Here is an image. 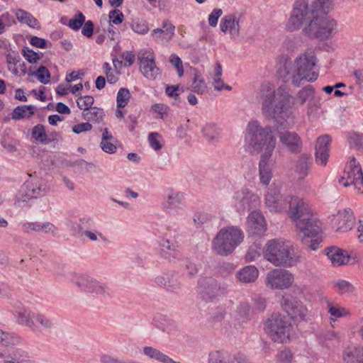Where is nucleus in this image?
<instances>
[{
    "mask_svg": "<svg viewBox=\"0 0 363 363\" xmlns=\"http://www.w3.org/2000/svg\"><path fill=\"white\" fill-rule=\"evenodd\" d=\"M325 253L335 267L347 264L350 257L346 251L334 246L326 248Z\"/></svg>",
    "mask_w": 363,
    "mask_h": 363,
    "instance_id": "393cba45",
    "label": "nucleus"
},
{
    "mask_svg": "<svg viewBox=\"0 0 363 363\" xmlns=\"http://www.w3.org/2000/svg\"><path fill=\"white\" fill-rule=\"evenodd\" d=\"M161 246L164 250L172 252L174 257L179 255V251L178 250L179 246L176 242H172L169 240H164L161 243Z\"/></svg>",
    "mask_w": 363,
    "mask_h": 363,
    "instance_id": "680f3d73",
    "label": "nucleus"
},
{
    "mask_svg": "<svg viewBox=\"0 0 363 363\" xmlns=\"http://www.w3.org/2000/svg\"><path fill=\"white\" fill-rule=\"evenodd\" d=\"M33 318L38 324L35 325V328H38L40 331H50L54 328L52 320L47 315L39 313L33 315Z\"/></svg>",
    "mask_w": 363,
    "mask_h": 363,
    "instance_id": "4c0bfd02",
    "label": "nucleus"
},
{
    "mask_svg": "<svg viewBox=\"0 0 363 363\" xmlns=\"http://www.w3.org/2000/svg\"><path fill=\"white\" fill-rule=\"evenodd\" d=\"M316 57L313 50H307L295 60L294 62L286 60L279 69V76L286 83L291 82L299 86L303 80L314 82L317 79L318 72L315 67Z\"/></svg>",
    "mask_w": 363,
    "mask_h": 363,
    "instance_id": "7ed1b4c3",
    "label": "nucleus"
},
{
    "mask_svg": "<svg viewBox=\"0 0 363 363\" xmlns=\"http://www.w3.org/2000/svg\"><path fill=\"white\" fill-rule=\"evenodd\" d=\"M157 318L161 320L160 328L163 332L169 333L176 328L175 321L166 316L159 315Z\"/></svg>",
    "mask_w": 363,
    "mask_h": 363,
    "instance_id": "6e6d98bb",
    "label": "nucleus"
},
{
    "mask_svg": "<svg viewBox=\"0 0 363 363\" xmlns=\"http://www.w3.org/2000/svg\"><path fill=\"white\" fill-rule=\"evenodd\" d=\"M105 116L104 111L102 108L98 107H92L85 112H82V117L87 121L99 123L104 121Z\"/></svg>",
    "mask_w": 363,
    "mask_h": 363,
    "instance_id": "f704fd0d",
    "label": "nucleus"
},
{
    "mask_svg": "<svg viewBox=\"0 0 363 363\" xmlns=\"http://www.w3.org/2000/svg\"><path fill=\"white\" fill-rule=\"evenodd\" d=\"M148 142L150 146L155 150L157 151L162 148V137L157 132L150 133L148 135Z\"/></svg>",
    "mask_w": 363,
    "mask_h": 363,
    "instance_id": "de8ad7c7",
    "label": "nucleus"
},
{
    "mask_svg": "<svg viewBox=\"0 0 363 363\" xmlns=\"http://www.w3.org/2000/svg\"><path fill=\"white\" fill-rule=\"evenodd\" d=\"M20 341L21 338L16 334L4 332V335H3L2 345L5 346L15 345L18 344Z\"/></svg>",
    "mask_w": 363,
    "mask_h": 363,
    "instance_id": "bf43d9fd",
    "label": "nucleus"
},
{
    "mask_svg": "<svg viewBox=\"0 0 363 363\" xmlns=\"http://www.w3.org/2000/svg\"><path fill=\"white\" fill-rule=\"evenodd\" d=\"M322 340L325 343L326 346L330 347L339 343L340 337L337 332L334 330H328L323 334Z\"/></svg>",
    "mask_w": 363,
    "mask_h": 363,
    "instance_id": "a18cd8bd",
    "label": "nucleus"
},
{
    "mask_svg": "<svg viewBox=\"0 0 363 363\" xmlns=\"http://www.w3.org/2000/svg\"><path fill=\"white\" fill-rule=\"evenodd\" d=\"M85 21V17L82 13L79 12L74 18L70 19L69 22V26L74 30H78L84 24Z\"/></svg>",
    "mask_w": 363,
    "mask_h": 363,
    "instance_id": "052dcab7",
    "label": "nucleus"
},
{
    "mask_svg": "<svg viewBox=\"0 0 363 363\" xmlns=\"http://www.w3.org/2000/svg\"><path fill=\"white\" fill-rule=\"evenodd\" d=\"M302 201L297 196L283 195L280 186L276 184L270 186L264 196L266 208L273 213H281L286 211L287 207L289 208L287 213L291 212L297 208Z\"/></svg>",
    "mask_w": 363,
    "mask_h": 363,
    "instance_id": "0eeeda50",
    "label": "nucleus"
},
{
    "mask_svg": "<svg viewBox=\"0 0 363 363\" xmlns=\"http://www.w3.org/2000/svg\"><path fill=\"white\" fill-rule=\"evenodd\" d=\"M248 231L252 235H262L266 230L265 220L259 211H252L247 218Z\"/></svg>",
    "mask_w": 363,
    "mask_h": 363,
    "instance_id": "412c9836",
    "label": "nucleus"
},
{
    "mask_svg": "<svg viewBox=\"0 0 363 363\" xmlns=\"http://www.w3.org/2000/svg\"><path fill=\"white\" fill-rule=\"evenodd\" d=\"M72 282L85 292L96 294L104 298L111 296V289L106 284L88 274H75Z\"/></svg>",
    "mask_w": 363,
    "mask_h": 363,
    "instance_id": "f8f14e48",
    "label": "nucleus"
},
{
    "mask_svg": "<svg viewBox=\"0 0 363 363\" xmlns=\"http://www.w3.org/2000/svg\"><path fill=\"white\" fill-rule=\"evenodd\" d=\"M160 29L163 30L162 31L164 33V35L167 37V40H169L174 34L175 27L169 21H164Z\"/></svg>",
    "mask_w": 363,
    "mask_h": 363,
    "instance_id": "774afa93",
    "label": "nucleus"
},
{
    "mask_svg": "<svg viewBox=\"0 0 363 363\" xmlns=\"http://www.w3.org/2000/svg\"><path fill=\"white\" fill-rule=\"evenodd\" d=\"M6 62L8 64V69L13 74H18V66H21V57L18 53H7L6 55Z\"/></svg>",
    "mask_w": 363,
    "mask_h": 363,
    "instance_id": "79ce46f5",
    "label": "nucleus"
},
{
    "mask_svg": "<svg viewBox=\"0 0 363 363\" xmlns=\"http://www.w3.org/2000/svg\"><path fill=\"white\" fill-rule=\"evenodd\" d=\"M294 354L289 348H284L278 351L276 355L277 363H291Z\"/></svg>",
    "mask_w": 363,
    "mask_h": 363,
    "instance_id": "09e8293b",
    "label": "nucleus"
},
{
    "mask_svg": "<svg viewBox=\"0 0 363 363\" xmlns=\"http://www.w3.org/2000/svg\"><path fill=\"white\" fill-rule=\"evenodd\" d=\"M143 350L145 356L150 357V359L157 360L160 362L165 354L159 350L150 346L144 347Z\"/></svg>",
    "mask_w": 363,
    "mask_h": 363,
    "instance_id": "5fc2aeb1",
    "label": "nucleus"
},
{
    "mask_svg": "<svg viewBox=\"0 0 363 363\" xmlns=\"http://www.w3.org/2000/svg\"><path fill=\"white\" fill-rule=\"evenodd\" d=\"M132 30L138 34L144 35L149 30V27L146 21L138 20L131 24Z\"/></svg>",
    "mask_w": 363,
    "mask_h": 363,
    "instance_id": "4d7b16f0",
    "label": "nucleus"
},
{
    "mask_svg": "<svg viewBox=\"0 0 363 363\" xmlns=\"http://www.w3.org/2000/svg\"><path fill=\"white\" fill-rule=\"evenodd\" d=\"M339 182L346 187L353 185L359 192L363 193V172L355 174V172L345 170Z\"/></svg>",
    "mask_w": 363,
    "mask_h": 363,
    "instance_id": "5701e85b",
    "label": "nucleus"
},
{
    "mask_svg": "<svg viewBox=\"0 0 363 363\" xmlns=\"http://www.w3.org/2000/svg\"><path fill=\"white\" fill-rule=\"evenodd\" d=\"M330 138L329 135H325L317 139L315 145V160L321 166H325L329 158V145Z\"/></svg>",
    "mask_w": 363,
    "mask_h": 363,
    "instance_id": "6ab92c4d",
    "label": "nucleus"
},
{
    "mask_svg": "<svg viewBox=\"0 0 363 363\" xmlns=\"http://www.w3.org/2000/svg\"><path fill=\"white\" fill-rule=\"evenodd\" d=\"M212 219L211 215L203 212L197 213L194 216V223L198 226L208 223Z\"/></svg>",
    "mask_w": 363,
    "mask_h": 363,
    "instance_id": "13d9d810",
    "label": "nucleus"
},
{
    "mask_svg": "<svg viewBox=\"0 0 363 363\" xmlns=\"http://www.w3.org/2000/svg\"><path fill=\"white\" fill-rule=\"evenodd\" d=\"M80 225L79 226V232H82V235L92 242L98 240L99 238L104 242H107V238L104 235L103 233L96 230H83V227H90L94 224V220L89 218H84L80 219Z\"/></svg>",
    "mask_w": 363,
    "mask_h": 363,
    "instance_id": "bb28decb",
    "label": "nucleus"
},
{
    "mask_svg": "<svg viewBox=\"0 0 363 363\" xmlns=\"http://www.w3.org/2000/svg\"><path fill=\"white\" fill-rule=\"evenodd\" d=\"M245 358L241 354H232L227 351L218 350L209 354L208 363H244Z\"/></svg>",
    "mask_w": 363,
    "mask_h": 363,
    "instance_id": "aec40b11",
    "label": "nucleus"
},
{
    "mask_svg": "<svg viewBox=\"0 0 363 363\" xmlns=\"http://www.w3.org/2000/svg\"><path fill=\"white\" fill-rule=\"evenodd\" d=\"M292 96L286 89L280 86L275 90L269 83L262 84L256 94L257 101L262 105V113L266 117L276 122L275 130L280 143L291 153H298L301 150L302 141L295 132L287 129V120L292 113L290 103Z\"/></svg>",
    "mask_w": 363,
    "mask_h": 363,
    "instance_id": "f257e3e1",
    "label": "nucleus"
},
{
    "mask_svg": "<svg viewBox=\"0 0 363 363\" xmlns=\"http://www.w3.org/2000/svg\"><path fill=\"white\" fill-rule=\"evenodd\" d=\"M336 231L345 233L350 230L354 223V218L352 211L350 208L345 209L342 212L337 213Z\"/></svg>",
    "mask_w": 363,
    "mask_h": 363,
    "instance_id": "a878e982",
    "label": "nucleus"
},
{
    "mask_svg": "<svg viewBox=\"0 0 363 363\" xmlns=\"http://www.w3.org/2000/svg\"><path fill=\"white\" fill-rule=\"evenodd\" d=\"M155 282L156 284L172 292L178 291L183 286L181 278L177 275L174 271H169L157 275L155 277Z\"/></svg>",
    "mask_w": 363,
    "mask_h": 363,
    "instance_id": "a211bd4d",
    "label": "nucleus"
},
{
    "mask_svg": "<svg viewBox=\"0 0 363 363\" xmlns=\"http://www.w3.org/2000/svg\"><path fill=\"white\" fill-rule=\"evenodd\" d=\"M28 358V352L22 348L18 347L14 348L12 352L6 356V359L4 360L3 363H23L27 362Z\"/></svg>",
    "mask_w": 363,
    "mask_h": 363,
    "instance_id": "72a5a7b5",
    "label": "nucleus"
},
{
    "mask_svg": "<svg viewBox=\"0 0 363 363\" xmlns=\"http://www.w3.org/2000/svg\"><path fill=\"white\" fill-rule=\"evenodd\" d=\"M220 30L228 33L231 38H237L240 33L239 19L233 14L225 16L220 23Z\"/></svg>",
    "mask_w": 363,
    "mask_h": 363,
    "instance_id": "4be33fe9",
    "label": "nucleus"
},
{
    "mask_svg": "<svg viewBox=\"0 0 363 363\" xmlns=\"http://www.w3.org/2000/svg\"><path fill=\"white\" fill-rule=\"evenodd\" d=\"M274 150V143L272 140L267 147L266 151L262 152L259 163V172L260 182L264 185H268L272 177V167L269 163V158Z\"/></svg>",
    "mask_w": 363,
    "mask_h": 363,
    "instance_id": "dca6fc26",
    "label": "nucleus"
},
{
    "mask_svg": "<svg viewBox=\"0 0 363 363\" xmlns=\"http://www.w3.org/2000/svg\"><path fill=\"white\" fill-rule=\"evenodd\" d=\"M345 170L355 172V174L362 172L359 163L356 160L354 156L350 158Z\"/></svg>",
    "mask_w": 363,
    "mask_h": 363,
    "instance_id": "338daca9",
    "label": "nucleus"
},
{
    "mask_svg": "<svg viewBox=\"0 0 363 363\" xmlns=\"http://www.w3.org/2000/svg\"><path fill=\"white\" fill-rule=\"evenodd\" d=\"M267 306L266 299L260 296H255L252 301L251 306H243L247 309V315L260 313L264 311Z\"/></svg>",
    "mask_w": 363,
    "mask_h": 363,
    "instance_id": "c9c22d12",
    "label": "nucleus"
},
{
    "mask_svg": "<svg viewBox=\"0 0 363 363\" xmlns=\"http://www.w3.org/2000/svg\"><path fill=\"white\" fill-rule=\"evenodd\" d=\"M32 137L37 141L43 143L48 142V135L46 134L45 126L41 124H38L34 126L32 130Z\"/></svg>",
    "mask_w": 363,
    "mask_h": 363,
    "instance_id": "49530a36",
    "label": "nucleus"
},
{
    "mask_svg": "<svg viewBox=\"0 0 363 363\" xmlns=\"http://www.w3.org/2000/svg\"><path fill=\"white\" fill-rule=\"evenodd\" d=\"M271 132L269 126L262 127L256 121L250 122L245 135V151L250 154H257L262 151L264 152L272 140L275 145L276 139L270 135Z\"/></svg>",
    "mask_w": 363,
    "mask_h": 363,
    "instance_id": "39448f33",
    "label": "nucleus"
},
{
    "mask_svg": "<svg viewBox=\"0 0 363 363\" xmlns=\"http://www.w3.org/2000/svg\"><path fill=\"white\" fill-rule=\"evenodd\" d=\"M264 257L274 266L291 267L299 262L292 245L280 240H271L267 242L263 251Z\"/></svg>",
    "mask_w": 363,
    "mask_h": 363,
    "instance_id": "20e7f679",
    "label": "nucleus"
},
{
    "mask_svg": "<svg viewBox=\"0 0 363 363\" xmlns=\"http://www.w3.org/2000/svg\"><path fill=\"white\" fill-rule=\"evenodd\" d=\"M202 131L208 140H213L218 138V128L216 124L210 123H207L202 129Z\"/></svg>",
    "mask_w": 363,
    "mask_h": 363,
    "instance_id": "864d4df0",
    "label": "nucleus"
},
{
    "mask_svg": "<svg viewBox=\"0 0 363 363\" xmlns=\"http://www.w3.org/2000/svg\"><path fill=\"white\" fill-rule=\"evenodd\" d=\"M234 199L238 211L250 209L259 203V196L248 189H242L236 191Z\"/></svg>",
    "mask_w": 363,
    "mask_h": 363,
    "instance_id": "f3484780",
    "label": "nucleus"
},
{
    "mask_svg": "<svg viewBox=\"0 0 363 363\" xmlns=\"http://www.w3.org/2000/svg\"><path fill=\"white\" fill-rule=\"evenodd\" d=\"M288 216L294 223L302 244L311 250H318L322 242L320 235L322 232V223L318 216L312 212L308 205L303 201L297 208L289 212Z\"/></svg>",
    "mask_w": 363,
    "mask_h": 363,
    "instance_id": "f03ea898",
    "label": "nucleus"
},
{
    "mask_svg": "<svg viewBox=\"0 0 363 363\" xmlns=\"http://www.w3.org/2000/svg\"><path fill=\"white\" fill-rule=\"evenodd\" d=\"M16 16L17 20L22 23H26L28 26L34 28H39V23L33 15L23 9H18L16 11Z\"/></svg>",
    "mask_w": 363,
    "mask_h": 363,
    "instance_id": "e433bc0d",
    "label": "nucleus"
},
{
    "mask_svg": "<svg viewBox=\"0 0 363 363\" xmlns=\"http://www.w3.org/2000/svg\"><path fill=\"white\" fill-rule=\"evenodd\" d=\"M94 102V99L93 96L86 95L79 97L77 100V105L79 109L83 110V112H85L92 108Z\"/></svg>",
    "mask_w": 363,
    "mask_h": 363,
    "instance_id": "603ef678",
    "label": "nucleus"
},
{
    "mask_svg": "<svg viewBox=\"0 0 363 363\" xmlns=\"http://www.w3.org/2000/svg\"><path fill=\"white\" fill-rule=\"evenodd\" d=\"M183 275L188 279H194L199 272L198 265L189 259H185L182 265Z\"/></svg>",
    "mask_w": 363,
    "mask_h": 363,
    "instance_id": "a19ab883",
    "label": "nucleus"
},
{
    "mask_svg": "<svg viewBox=\"0 0 363 363\" xmlns=\"http://www.w3.org/2000/svg\"><path fill=\"white\" fill-rule=\"evenodd\" d=\"M328 313L333 318H330V321H335L336 318H342L348 315L346 308L340 306L339 304L327 302Z\"/></svg>",
    "mask_w": 363,
    "mask_h": 363,
    "instance_id": "ea45409f",
    "label": "nucleus"
},
{
    "mask_svg": "<svg viewBox=\"0 0 363 363\" xmlns=\"http://www.w3.org/2000/svg\"><path fill=\"white\" fill-rule=\"evenodd\" d=\"M48 191V188L44 179L30 175V178L21 187L17 195L16 203L20 206L21 203L45 196Z\"/></svg>",
    "mask_w": 363,
    "mask_h": 363,
    "instance_id": "9b49d317",
    "label": "nucleus"
},
{
    "mask_svg": "<svg viewBox=\"0 0 363 363\" xmlns=\"http://www.w3.org/2000/svg\"><path fill=\"white\" fill-rule=\"evenodd\" d=\"M130 98V91L126 88H121L117 94V106L119 108H124L128 103Z\"/></svg>",
    "mask_w": 363,
    "mask_h": 363,
    "instance_id": "3c124183",
    "label": "nucleus"
},
{
    "mask_svg": "<svg viewBox=\"0 0 363 363\" xmlns=\"http://www.w3.org/2000/svg\"><path fill=\"white\" fill-rule=\"evenodd\" d=\"M293 282V274L282 269H274L270 271L266 278L267 286L271 289H287Z\"/></svg>",
    "mask_w": 363,
    "mask_h": 363,
    "instance_id": "2eb2a0df",
    "label": "nucleus"
},
{
    "mask_svg": "<svg viewBox=\"0 0 363 363\" xmlns=\"http://www.w3.org/2000/svg\"><path fill=\"white\" fill-rule=\"evenodd\" d=\"M308 0H296L286 25L289 31H295L308 26L315 18Z\"/></svg>",
    "mask_w": 363,
    "mask_h": 363,
    "instance_id": "1a4fd4ad",
    "label": "nucleus"
},
{
    "mask_svg": "<svg viewBox=\"0 0 363 363\" xmlns=\"http://www.w3.org/2000/svg\"><path fill=\"white\" fill-rule=\"evenodd\" d=\"M140 70L145 77L154 80L160 74L153 57H143L140 59Z\"/></svg>",
    "mask_w": 363,
    "mask_h": 363,
    "instance_id": "b1692460",
    "label": "nucleus"
},
{
    "mask_svg": "<svg viewBox=\"0 0 363 363\" xmlns=\"http://www.w3.org/2000/svg\"><path fill=\"white\" fill-rule=\"evenodd\" d=\"M22 55L30 63H35L40 60L39 55L27 47L23 48Z\"/></svg>",
    "mask_w": 363,
    "mask_h": 363,
    "instance_id": "e2e57ef3",
    "label": "nucleus"
},
{
    "mask_svg": "<svg viewBox=\"0 0 363 363\" xmlns=\"http://www.w3.org/2000/svg\"><path fill=\"white\" fill-rule=\"evenodd\" d=\"M244 237L243 231L238 226L222 228L212 241V249L219 255L228 256L243 242Z\"/></svg>",
    "mask_w": 363,
    "mask_h": 363,
    "instance_id": "423d86ee",
    "label": "nucleus"
},
{
    "mask_svg": "<svg viewBox=\"0 0 363 363\" xmlns=\"http://www.w3.org/2000/svg\"><path fill=\"white\" fill-rule=\"evenodd\" d=\"M291 325L288 318L280 313H273L264 324V330L275 342H286L290 337Z\"/></svg>",
    "mask_w": 363,
    "mask_h": 363,
    "instance_id": "6e6552de",
    "label": "nucleus"
},
{
    "mask_svg": "<svg viewBox=\"0 0 363 363\" xmlns=\"http://www.w3.org/2000/svg\"><path fill=\"white\" fill-rule=\"evenodd\" d=\"M310 6L315 18L329 17L328 14L333 9L331 0H313Z\"/></svg>",
    "mask_w": 363,
    "mask_h": 363,
    "instance_id": "c85d7f7f",
    "label": "nucleus"
},
{
    "mask_svg": "<svg viewBox=\"0 0 363 363\" xmlns=\"http://www.w3.org/2000/svg\"><path fill=\"white\" fill-rule=\"evenodd\" d=\"M314 89L312 86L308 85L301 89L294 99V104L301 106L306 101L313 98Z\"/></svg>",
    "mask_w": 363,
    "mask_h": 363,
    "instance_id": "58836bf2",
    "label": "nucleus"
},
{
    "mask_svg": "<svg viewBox=\"0 0 363 363\" xmlns=\"http://www.w3.org/2000/svg\"><path fill=\"white\" fill-rule=\"evenodd\" d=\"M33 315L27 311L18 312L17 314V322L19 324L25 325L31 330H34L35 328V324L33 320Z\"/></svg>",
    "mask_w": 363,
    "mask_h": 363,
    "instance_id": "37998d69",
    "label": "nucleus"
},
{
    "mask_svg": "<svg viewBox=\"0 0 363 363\" xmlns=\"http://www.w3.org/2000/svg\"><path fill=\"white\" fill-rule=\"evenodd\" d=\"M345 363H363V347L348 346L342 352Z\"/></svg>",
    "mask_w": 363,
    "mask_h": 363,
    "instance_id": "7c9ffc66",
    "label": "nucleus"
},
{
    "mask_svg": "<svg viewBox=\"0 0 363 363\" xmlns=\"http://www.w3.org/2000/svg\"><path fill=\"white\" fill-rule=\"evenodd\" d=\"M303 33L311 39L326 40L337 33V22L330 17L315 18L303 28Z\"/></svg>",
    "mask_w": 363,
    "mask_h": 363,
    "instance_id": "9d476101",
    "label": "nucleus"
},
{
    "mask_svg": "<svg viewBox=\"0 0 363 363\" xmlns=\"http://www.w3.org/2000/svg\"><path fill=\"white\" fill-rule=\"evenodd\" d=\"M310 6L315 18L329 17L328 14L333 9L331 0H313Z\"/></svg>",
    "mask_w": 363,
    "mask_h": 363,
    "instance_id": "cd10ccee",
    "label": "nucleus"
},
{
    "mask_svg": "<svg viewBox=\"0 0 363 363\" xmlns=\"http://www.w3.org/2000/svg\"><path fill=\"white\" fill-rule=\"evenodd\" d=\"M28 74L36 77L42 84H47L50 82V71L43 65L40 66L36 72H30Z\"/></svg>",
    "mask_w": 363,
    "mask_h": 363,
    "instance_id": "c03bdc74",
    "label": "nucleus"
},
{
    "mask_svg": "<svg viewBox=\"0 0 363 363\" xmlns=\"http://www.w3.org/2000/svg\"><path fill=\"white\" fill-rule=\"evenodd\" d=\"M183 196L177 191H169L162 203V207L166 209H173L179 208Z\"/></svg>",
    "mask_w": 363,
    "mask_h": 363,
    "instance_id": "473e14b6",
    "label": "nucleus"
},
{
    "mask_svg": "<svg viewBox=\"0 0 363 363\" xmlns=\"http://www.w3.org/2000/svg\"><path fill=\"white\" fill-rule=\"evenodd\" d=\"M281 306L289 316L295 321L306 320L308 311L303 303L297 298L286 294L283 296Z\"/></svg>",
    "mask_w": 363,
    "mask_h": 363,
    "instance_id": "4468645a",
    "label": "nucleus"
},
{
    "mask_svg": "<svg viewBox=\"0 0 363 363\" xmlns=\"http://www.w3.org/2000/svg\"><path fill=\"white\" fill-rule=\"evenodd\" d=\"M189 89L198 94H203L206 91L205 82L203 79H199L197 74L194 75V80L190 85Z\"/></svg>",
    "mask_w": 363,
    "mask_h": 363,
    "instance_id": "8fccbe9b",
    "label": "nucleus"
},
{
    "mask_svg": "<svg viewBox=\"0 0 363 363\" xmlns=\"http://www.w3.org/2000/svg\"><path fill=\"white\" fill-rule=\"evenodd\" d=\"M258 275L257 268L253 265H248L237 272L235 277L240 282L250 284L255 282Z\"/></svg>",
    "mask_w": 363,
    "mask_h": 363,
    "instance_id": "2f4dec72",
    "label": "nucleus"
},
{
    "mask_svg": "<svg viewBox=\"0 0 363 363\" xmlns=\"http://www.w3.org/2000/svg\"><path fill=\"white\" fill-rule=\"evenodd\" d=\"M116 142L117 141H112V140L101 141L100 147L104 152L108 153V154H113V153L116 152V151L117 150V147L116 145Z\"/></svg>",
    "mask_w": 363,
    "mask_h": 363,
    "instance_id": "69168bd1",
    "label": "nucleus"
},
{
    "mask_svg": "<svg viewBox=\"0 0 363 363\" xmlns=\"http://www.w3.org/2000/svg\"><path fill=\"white\" fill-rule=\"evenodd\" d=\"M311 162V157L306 154L299 156L294 164V172L298 180H303L310 172Z\"/></svg>",
    "mask_w": 363,
    "mask_h": 363,
    "instance_id": "c756f323",
    "label": "nucleus"
},
{
    "mask_svg": "<svg viewBox=\"0 0 363 363\" xmlns=\"http://www.w3.org/2000/svg\"><path fill=\"white\" fill-rule=\"evenodd\" d=\"M223 289L218 281L212 277H201L198 280L197 293L204 300H213L223 294Z\"/></svg>",
    "mask_w": 363,
    "mask_h": 363,
    "instance_id": "ddd939ff",
    "label": "nucleus"
},
{
    "mask_svg": "<svg viewBox=\"0 0 363 363\" xmlns=\"http://www.w3.org/2000/svg\"><path fill=\"white\" fill-rule=\"evenodd\" d=\"M25 118H28V113L26 111V105L16 107L11 113V118L14 121H18Z\"/></svg>",
    "mask_w": 363,
    "mask_h": 363,
    "instance_id": "0e129e2a",
    "label": "nucleus"
}]
</instances>
